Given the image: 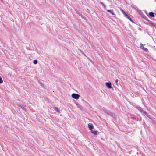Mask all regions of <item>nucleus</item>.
Wrapping results in <instances>:
<instances>
[{"label":"nucleus","mask_w":156,"mask_h":156,"mask_svg":"<svg viewBox=\"0 0 156 156\" xmlns=\"http://www.w3.org/2000/svg\"><path fill=\"white\" fill-rule=\"evenodd\" d=\"M121 12H122V13L123 12H124V11L122 9H121Z\"/></svg>","instance_id":"obj_20"},{"label":"nucleus","mask_w":156,"mask_h":156,"mask_svg":"<svg viewBox=\"0 0 156 156\" xmlns=\"http://www.w3.org/2000/svg\"><path fill=\"white\" fill-rule=\"evenodd\" d=\"M2 2L3 1V0H1Z\"/></svg>","instance_id":"obj_24"},{"label":"nucleus","mask_w":156,"mask_h":156,"mask_svg":"<svg viewBox=\"0 0 156 156\" xmlns=\"http://www.w3.org/2000/svg\"><path fill=\"white\" fill-rule=\"evenodd\" d=\"M88 127L89 129L91 131L92 130V129L94 128L93 126L91 123H89L88 124Z\"/></svg>","instance_id":"obj_7"},{"label":"nucleus","mask_w":156,"mask_h":156,"mask_svg":"<svg viewBox=\"0 0 156 156\" xmlns=\"http://www.w3.org/2000/svg\"><path fill=\"white\" fill-rule=\"evenodd\" d=\"M125 16L130 21L132 22L131 17L130 16L128 15L127 14V15L126 16Z\"/></svg>","instance_id":"obj_8"},{"label":"nucleus","mask_w":156,"mask_h":156,"mask_svg":"<svg viewBox=\"0 0 156 156\" xmlns=\"http://www.w3.org/2000/svg\"><path fill=\"white\" fill-rule=\"evenodd\" d=\"M76 104L78 108H79L80 109H82V107L81 105L77 103H76Z\"/></svg>","instance_id":"obj_12"},{"label":"nucleus","mask_w":156,"mask_h":156,"mask_svg":"<svg viewBox=\"0 0 156 156\" xmlns=\"http://www.w3.org/2000/svg\"><path fill=\"white\" fill-rule=\"evenodd\" d=\"M123 13L125 15V16H126L127 15V14L126 13V12L124 11Z\"/></svg>","instance_id":"obj_18"},{"label":"nucleus","mask_w":156,"mask_h":156,"mask_svg":"<svg viewBox=\"0 0 156 156\" xmlns=\"http://www.w3.org/2000/svg\"><path fill=\"white\" fill-rule=\"evenodd\" d=\"M91 131V132L93 133L94 135H96L97 134L98 131L96 130L93 131L92 130Z\"/></svg>","instance_id":"obj_9"},{"label":"nucleus","mask_w":156,"mask_h":156,"mask_svg":"<svg viewBox=\"0 0 156 156\" xmlns=\"http://www.w3.org/2000/svg\"><path fill=\"white\" fill-rule=\"evenodd\" d=\"M71 96L73 98L77 99L79 98L80 95L77 94L73 93L72 94Z\"/></svg>","instance_id":"obj_3"},{"label":"nucleus","mask_w":156,"mask_h":156,"mask_svg":"<svg viewBox=\"0 0 156 156\" xmlns=\"http://www.w3.org/2000/svg\"><path fill=\"white\" fill-rule=\"evenodd\" d=\"M103 111L105 113L111 116L113 118L115 117V114L111 112L109 110H108L105 108H104L103 109Z\"/></svg>","instance_id":"obj_1"},{"label":"nucleus","mask_w":156,"mask_h":156,"mask_svg":"<svg viewBox=\"0 0 156 156\" xmlns=\"http://www.w3.org/2000/svg\"><path fill=\"white\" fill-rule=\"evenodd\" d=\"M80 16H81V17L83 18V19H84V20H86V17H85V16H84L83 15H82V14H81L80 15Z\"/></svg>","instance_id":"obj_14"},{"label":"nucleus","mask_w":156,"mask_h":156,"mask_svg":"<svg viewBox=\"0 0 156 156\" xmlns=\"http://www.w3.org/2000/svg\"><path fill=\"white\" fill-rule=\"evenodd\" d=\"M121 12H122V13L123 12H124V11L122 9H121Z\"/></svg>","instance_id":"obj_21"},{"label":"nucleus","mask_w":156,"mask_h":156,"mask_svg":"<svg viewBox=\"0 0 156 156\" xmlns=\"http://www.w3.org/2000/svg\"><path fill=\"white\" fill-rule=\"evenodd\" d=\"M121 12H122V13L123 12H124V11L122 9H121Z\"/></svg>","instance_id":"obj_22"},{"label":"nucleus","mask_w":156,"mask_h":156,"mask_svg":"<svg viewBox=\"0 0 156 156\" xmlns=\"http://www.w3.org/2000/svg\"><path fill=\"white\" fill-rule=\"evenodd\" d=\"M137 108L141 112L145 114L148 117L151 119V116L148 115V113L145 111L142 110L140 107H137Z\"/></svg>","instance_id":"obj_2"},{"label":"nucleus","mask_w":156,"mask_h":156,"mask_svg":"<svg viewBox=\"0 0 156 156\" xmlns=\"http://www.w3.org/2000/svg\"><path fill=\"white\" fill-rule=\"evenodd\" d=\"M17 106L20 107L22 109H23V110L25 111H26V109L25 108V106L23 105H21L20 104H17Z\"/></svg>","instance_id":"obj_5"},{"label":"nucleus","mask_w":156,"mask_h":156,"mask_svg":"<svg viewBox=\"0 0 156 156\" xmlns=\"http://www.w3.org/2000/svg\"><path fill=\"white\" fill-rule=\"evenodd\" d=\"M118 79H116V80H115V83H116V84L117 85H118Z\"/></svg>","instance_id":"obj_17"},{"label":"nucleus","mask_w":156,"mask_h":156,"mask_svg":"<svg viewBox=\"0 0 156 156\" xmlns=\"http://www.w3.org/2000/svg\"><path fill=\"white\" fill-rule=\"evenodd\" d=\"M144 45L143 44H140V48L141 49H142V50H143L145 51L146 52H148V49L147 48H144Z\"/></svg>","instance_id":"obj_4"},{"label":"nucleus","mask_w":156,"mask_h":156,"mask_svg":"<svg viewBox=\"0 0 156 156\" xmlns=\"http://www.w3.org/2000/svg\"><path fill=\"white\" fill-rule=\"evenodd\" d=\"M40 84H41V86H42V84L41 83H40Z\"/></svg>","instance_id":"obj_23"},{"label":"nucleus","mask_w":156,"mask_h":156,"mask_svg":"<svg viewBox=\"0 0 156 156\" xmlns=\"http://www.w3.org/2000/svg\"><path fill=\"white\" fill-rule=\"evenodd\" d=\"M101 3L102 4V5H103L105 7V5L102 2H101Z\"/></svg>","instance_id":"obj_19"},{"label":"nucleus","mask_w":156,"mask_h":156,"mask_svg":"<svg viewBox=\"0 0 156 156\" xmlns=\"http://www.w3.org/2000/svg\"><path fill=\"white\" fill-rule=\"evenodd\" d=\"M105 85L108 88H112L111 83L110 82L106 83Z\"/></svg>","instance_id":"obj_6"},{"label":"nucleus","mask_w":156,"mask_h":156,"mask_svg":"<svg viewBox=\"0 0 156 156\" xmlns=\"http://www.w3.org/2000/svg\"><path fill=\"white\" fill-rule=\"evenodd\" d=\"M149 15L151 17H154V13L152 12H150L149 13Z\"/></svg>","instance_id":"obj_10"},{"label":"nucleus","mask_w":156,"mask_h":156,"mask_svg":"<svg viewBox=\"0 0 156 156\" xmlns=\"http://www.w3.org/2000/svg\"><path fill=\"white\" fill-rule=\"evenodd\" d=\"M107 11L110 12L112 15H115V14L113 12V10H107Z\"/></svg>","instance_id":"obj_11"},{"label":"nucleus","mask_w":156,"mask_h":156,"mask_svg":"<svg viewBox=\"0 0 156 156\" xmlns=\"http://www.w3.org/2000/svg\"><path fill=\"white\" fill-rule=\"evenodd\" d=\"M33 62L34 64H36L37 63V60H34L33 61Z\"/></svg>","instance_id":"obj_13"},{"label":"nucleus","mask_w":156,"mask_h":156,"mask_svg":"<svg viewBox=\"0 0 156 156\" xmlns=\"http://www.w3.org/2000/svg\"><path fill=\"white\" fill-rule=\"evenodd\" d=\"M3 80L1 76H0V83H3Z\"/></svg>","instance_id":"obj_15"},{"label":"nucleus","mask_w":156,"mask_h":156,"mask_svg":"<svg viewBox=\"0 0 156 156\" xmlns=\"http://www.w3.org/2000/svg\"><path fill=\"white\" fill-rule=\"evenodd\" d=\"M55 110L57 112H59V109L57 107H55Z\"/></svg>","instance_id":"obj_16"}]
</instances>
